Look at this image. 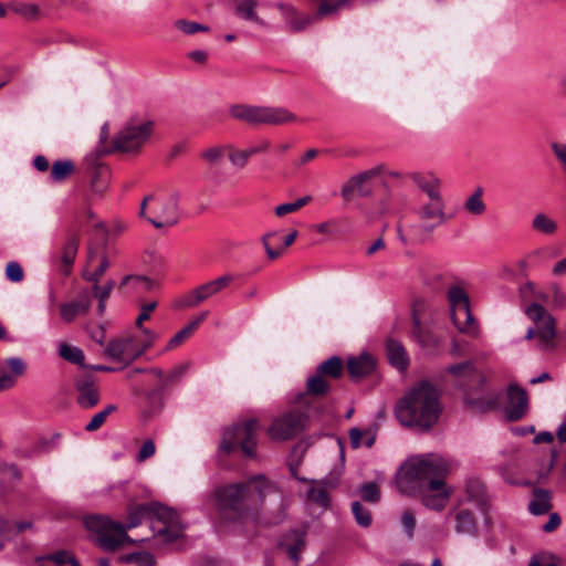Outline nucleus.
I'll return each instance as SVG.
<instances>
[{
  "mask_svg": "<svg viewBox=\"0 0 566 566\" xmlns=\"http://www.w3.org/2000/svg\"><path fill=\"white\" fill-rule=\"evenodd\" d=\"M451 469V462L440 454L415 455L397 473V488L402 494L418 495L424 507L441 512L452 494L444 482Z\"/></svg>",
  "mask_w": 566,
  "mask_h": 566,
  "instance_id": "1",
  "label": "nucleus"
},
{
  "mask_svg": "<svg viewBox=\"0 0 566 566\" xmlns=\"http://www.w3.org/2000/svg\"><path fill=\"white\" fill-rule=\"evenodd\" d=\"M276 492L275 485L263 475L253 476L249 483L218 488L213 494L217 511L223 518H242L258 510L268 494Z\"/></svg>",
  "mask_w": 566,
  "mask_h": 566,
  "instance_id": "2",
  "label": "nucleus"
},
{
  "mask_svg": "<svg viewBox=\"0 0 566 566\" xmlns=\"http://www.w3.org/2000/svg\"><path fill=\"white\" fill-rule=\"evenodd\" d=\"M442 412L440 394L429 381H420L396 405L395 416L403 427L429 431Z\"/></svg>",
  "mask_w": 566,
  "mask_h": 566,
  "instance_id": "3",
  "label": "nucleus"
},
{
  "mask_svg": "<svg viewBox=\"0 0 566 566\" xmlns=\"http://www.w3.org/2000/svg\"><path fill=\"white\" fill-rule=\"evenodd\" d=\"M150 520L153 535L164 543H170L181 537L184 526L178 520L176 511L163 504H140L129 510L127 523L124 524L125 532Z\"/></svg>",
  "mask_w": 566,
  "mask_h": 566,
  "instance_id": "4",
  "label": "nucleus"
},
{
  "mask_svg": "<svg viewBox=\"0 0 566 566\" xmlns=\"http://www.w3.org/2000/svg\"><path fill=\"white\" fill-rule=\"evenodd\" d=\"M521 297L524 302L533 301L525 307L526 316L535 323V327H530L525 339H536V345L541 350L551 352L556 347V324L555 318L536 301L546 300V295L537 292L532 282H526L520 287Z\"/></svg>",
  "mask_w": 566,
  "mask_h": 566,
  "instance_id": "5",
  "label": "nucleus"
},
{
  "mask_svg": "<svg viewBox=\"0 0 566 566\" xmlns=\"http://www.w3.org/2000/svg\"><path fill=\"white\" fill-rule=\"evenodd\" d=\"M84 524L95 545L105 552H115L126 543H133L124 524L113 522L107 516L91 515L85 517Z\"/></svg>",
  "mask_w": 566,
  "mask_h": 566,
  "instance_id": "6",
  "label": "nucleus"
},
{
  "mask_svg": "<svg viewBox=\"0 0 566 566\" xmlns=\"http://www.w3.org/2000/svg\"><path fill=\"white\" fill-rule=\"evenodd\" d=\"M229 112L234 119L250 125H283L296 119V116L285 107L235 104Z\"/></svg>",
  "mask_w": 566,
  "mask_h": 566,
  "instance_id": "7",
  "label": "nucleus"
},
{
  "mask_svg": "<svg viewBox=\"0 0 566 566\" xmlns=\"http://www.w3.org/2000/svg\"><path fill=\"white\" fill-rule=\"evenodd\" d=\"M415 213L419 223L409 226V230L416 241H424L438 227L450 219L446 212L444 200H423Z\"/></svg>",
  "mask_w": 566,
  "mask_h": 566,
  "instance_id": "8",
  "label": "nucleus"
},
{
  "mask_svg": "<svg viewBox=\"0 0 566 566\" xmlns=\"http://www.w3.org/2000/svg\"><path fill=\"white\" fill-rule=\"evenodd\" d=\"M154 126L155 124L150 119L129 118L115 134L113 138L114 148L122 153L139 151L150 139Z\"/></svg>",
  "mask_w": 566,
  "mask_h": 566,
  "instance_id": "9",
  "label": "nucleus"
},
{
  "mask_svg": "<svg viewBox=\"0 0 566 566\" xmlns=\"http://www.w3.org/2000/svg\"><path fill=\"white\" fill-rule=\"evenodd\" d=\"M259 429L260 423L256 419H249L242 423L233 424L224 430L220 450L224 453H230L237 447H240L245 455L254 457L256 448L255 434Z\"/></svg>",
  "mask_w": 566,
  "mask_h": 566,
  "instance_id": "10",
  "label": "nucleus"
},
{
  "mask_svg": "<svg viewBox=\"0 0 566 566\" xmlns=\"http://www.w3.org/2000/svg\"><path fill=\"white\" fill-rule=\"evenodd\" d=\"M448 301L451 310V318L455 328L463 334L476 336L479 327L470 310V301L467 291L460 285L449 287Z\"/></svg>",
  "mask_w": 566,
  "mask_h": 566,
  "instance_id": "11",
  "label": "nucleus"
},
{
  "mask_svg": "<svg viewBox=\"0 0 566 566\" xmlns=\"http://www.w3.org/2000/svg\"><path fill=\"white\" fill-rule=\"evenodd\" d=\"M179 193L177 191L165 196H156L150 207L148 221L157 229L171 227L179 219Z\"/></svg>",
  "mask_w": 566,
  "mask_h": 566,
  "instance_id": "12",
  "label": "nucleus"
},
{
  "mask_svg": "<svg viewBox=\"0 0 566 566\" xmlns=\"http://www.w3.org/2000/svg\"><path fill=\"white\" fill-rule=\"evenodd\" d=\"M306 417L297 410H290L275 417L268 428L272 440L286 441L301 433L305 428Z\"/></svg>",
  "mask_w": 566,
  "mask_h": 566,
  "instance_id": "13",
  "label": "nucleus"
},
{
  "mask_svg": "<svg viewBox=\"0 0 566 566\" xmlns=\"http://www.w3.org/2000/svg\"><path fill=\"white\" fill-rule=\"evenodd\" d=\"M384 171V165H378L350 177L342 187L340 195L343 199L349 201L354 196H370L373 193L371 180Z\"/></svg>",
  "mask_w": 566,
  "mask_h": 566,
  "instance_id": "14",
  "label": "nucleus"
},
{
  "mask_svg": "<svg viewBox=\"0 0 566 566\" xmlns=\"http://www.w3.org/2000/svg\"><path fill=\"white\" fill-rule=\"evenodd\" d=\"M93 295L88 289H81L75 298L60 305V316L63 322L72 323L87 315L92 306Z\"/></svg>",
  "mask_w": 566,
  "mask_h": 566,
  "instance_id": "15",
  "label": "nucleus"
},
{
  "mask_svg": "<svg viewBox=\"0 0 566 566\" xmlns=\"http://www.w3.org/2000/svg\"><path fill=\"white\" fill-rule=\"evenodd\" d=\"M234 280L232 274H224L214 280L206 282L196 289H193L189 298L186 301V305L189 307L197 306L203 301L212 297L226 289Z\"/></svg>",
  "mask_w": 566,
  "mask_h": 566,
  "instance_id": "16",
  "label": "nucleus"
},
{
  "mask_svg": "<svg viewBox=\"0 0 566 566\" xmlns=\"http://www.w3.org/2000/svg\"><path fill=\"white\" fill-rule=\"evenodd\" d=\"M528 409L527 392L515 384H510L507 388V406L505 416L511 421L522 419Z\"/></svg>",
  "mask_w": 566,
  "mask_h": 566,
  "instance_id": "17",
  "label": "nucleus"
},
{
  "mask_svg": "<svg viewBox=\"0 0 566 566\" xmlns=\"http://www.w3.org/2000/svg\"><path fill=\"white\" fill-rule=\"evenodd\" d=\"M27 365L20 357H9L0 361V392L12 388L24 375Z\"/></svg>",
  "mask_w": 566,
  "mask_h": 566,
  "instance_id": "18",
  "label": "nucleus"
},
{
  "mask_svg": "<svg viewBox=\"0 0 566 566\" xmlns=\"http://www.w3.org/2000/svg\"><path fill=\"white\" fill-rule=\"evenodd\" d=\"M454 522V532L458 535L475 537L479 534L478 521L471 510L467 507H454L449 513Z\"/></svg>",
  "mask_w": 566,
  "mask_h": 566,
  "instance_id": "19",
  "label": "nucleus"
},
{
  "mask_svg": "<svg viewBox=\"0 0 566 566\" xmlns=\"http://www.w3.org/2000/svg\"><path fill=\"white\" fill-rule=\"evenodd\" d=\"M77 390L76 401L82 408H92L99 401V391L92 376H85L75 380Z\"/></svg>",
  "mask_w": 566,
  "mask_h": 566,
  "instance_id": "20",
  "label": "nucleus"
},
{
  "mask_svg": "<svg viewBox=\"0 0 566 566\" xmlns=\"http://www.w3.org/2000/svg\"><path fill=\"white\" fill-rule=\"evenodd\" d=\"M464 500L459 501L461 503H471L481 512H486L488 509V496L483 483L476 478H469L464 482Z\"/></svg>",
  "mask_w": 566,
  "mask_h": 566,
  "instance_id": "21",
  "label": "nucleus"
},
{
  "mask_svg": "<svg viewBox=\"0 0 566 566\" xmlns=\"http://www.w3.org/2000/svg\"><path fill=\"white\" fill-rule=\"evenodd\" d=\"M305 531L293 530L283 535L279 543V548L286 553L289 558L297 564L300 554L305 546Z\"/></svg>",
  "mask_w": 566,
  "mask_h": 566,
  "instance_id": "22",
  "label": "nucleus"
},
{
  "mask_svg": "<svg viewBox=\"0 0 566 566\" xmlns=\"http://www.w3.org/2000/svg\"><path fill=\"white\" fill-rule=\"evenodd\" d=\"M412 181L426 195V200H444L441 195V180L432 174L413 172Z\"/></svg>",
  "mask_w": 566,
  "mask_h": 566,
  "instance_id": "23",
  "label": "nucleus"
},
{
  "mask_svg": "<svg viewBox=\"0 0 566 566\" xmlns=\"http://www.w3.org/2000/svg\"><path fill=\"white\" fill-rule=\"evenodd\" d=\"M96 260L97 251L90 248L87 254V265L82 272V277L90 283H99L102 276L105 274L106 270L109 266L108 258L106 253L103 251L98 260V264L94 268V270L91 271L90 268L93 266Z\"/></svg>",
  "mask_w": 566,
  "mask_h": 566,
  "instance_id": "24",
  "label": "nucleus"
},
{
  "mask_svg": "<svg viewBox=\"0 0 566 566\" xmlns=\"http://www.w3.org/2000/svg\"><path fill=\"white\" fill-rule=\"evenodd\" d=\"M133 344L132 337L119 338L111 340L105 347L104 352L107 357L114 360L122 361L126 358L135 359L143 354V350L132 352L129 349Z\"/></svg>",
  "mask_w": 566,
  "mask_h": 566,
  "instance_id": "25",
  "label": "nucleus"
},
{
  "mask_svg": "<svg viewBox=\"0 0 566 566\" xmlns=\"http://www.w3.org/2000/svg\"><path fill=\"white\" fill-rule=\"evenodd\" d=\"M447 371L454 376L463 387L469 386L467 380L470 384H478L480 386L483 384V377L475 370L471 361L450 365L447 367Z\"/></svg>",
  "mask_w": 566,
  "mask_h": 566,
  "instance_id": "26",
  "label": "nucleus"
},
{
  "mask_svg": "<svg viewBox=\"0 0 566 566\" xmlns=\"http://www.w3.org/2000/svg\"><path fill=\"white\" fill-rule=\"evenodd\" d=\"M375 367V358L367 353H361L358 356L350 357L347 361L348 374L354 379H359L370 375Z\"/></svg>",
  "mask_w": 566,
  "mask_h": 566,
  "instance_id": "27",
  "label": "nucleus"
},
{
  "mask_svg": "<svg viewBox=\"0 0 566 566\" xmlns=\"http://www.w3.org/2000/svg\"><path fill=\"white\" fill-rule=\"evenodd\" d=\"M386 352L389 363L400 371L409 366V356L402 343L395 338H388L386 342Z\"/></svg>",
  "mask_w": 566,
  "mask_h": 566,
  "instance_id": "28",
  "label": "nucleus"
},
{
  "mask_svg": "<svg viewBox=\"0 0 566 566\" xmlns=\"http://www.w3.org/2000/svg\"><path fill=\"white\" fill-rule=\"evenodd\" d=\"M258 0H234V13L238 18L255 23L261 28H269L265 20L259 17Z\"/></svg>",
  "mask_w": 566,
  "mask_h": 566,
  "instance_id": "29",
  "label": "nucleus"
},
{
  "mask_svg": "<svg viewBox=\"0 0 566 566\" xmlns=\"http://www.w3.org/2000/svg\"><path fill=\"white\" fill-rule=\"evenodd\" d=\"M279 235H280L279 231H272V232L265 233L262 237V242H263V245L265 248L266 255L271 260H275V259L280 258L283 254L285 248L290 247L295 241V239L297 237V231L293 230L291 233H289L284 238L282 245L273 247L272 245V240L275 239Z\"/></svg>",
  "mask_w": 566,
  "mask_h": 566,
  "instance_id": "30",
  "label": "nucleus"
},
{
  "mask_svg": "<svg viewBox=\"0 0 566 566\" xmlns=\"http://www.w3.org/2000/svg\"><path fill=\"white\" fill-rule=\"evenodd\" d=\"M552 493L548 490L535 489L528 510L533 515H542L549 512L552 507Z\"/></svg>",
  "mask_w": 566,
  "mask_h": 566,
  "instance_id": "31",
  "label": "nucleus"
},
{
  "mask_svg": "<svg viewBox=\"0 0 566 566\" xmlns=\"http://www.w3.org/2000/svg\"><path fill=\"white\" fill-rule=\"evenodd\" d=\"M279 8L283 11L286 24L292 32H298L310 25L314 18L310 15L298 14L293 7H285L280 4Z\"/></svg>",
  "mask_w": 566,
  "mask_h": 566,
  "instance_id": "32",
  "label": "nucleus"
},
{
  "mask_svg": "<svg viewBox=\"0 0 566 566\" xmlns=\"http://www.w3.org/2000/svg\"><path fill=\"white\" fill-rule=\"evenodd\" d=\"M38 566H81L78 560L67 551H59L52 555L38 556Z\"/></svg>",
  "mask_w": 566,
  "mask_h": 566,
  "instance_id": "33",
  "label": "nucleus"
},
{
  "mask_svg": "<svg viewBox=\"0 0 566 566\" xmlns=\"http://www.w3.org/2000/svg\"><path fill=\"white\" fill-rule=\"evenodd\" d=\"M74 164L70 159L54 161L49 174V181L63 182L74 171Z\"/></svg>",
  "mask_w": 566,
  "mask_h": 566,
  "instance_id": "34",
  "label": "nucleus"
},
{
  "mask_svg": "<svg viewBox=\"0 0 566 566\" xmlns=\"http://www.w3.org/2000/svg\"><path fill=\"white\" fill-rule=\"evenodd\" d=\"M463 209L471 216H482L486 211V205L483 201V189L478 187L463 202Z\"/></svg>",
  "mask_w": 566,
  "mask_h": 566,
  "instance_id": "35",
  "label": "nucleus"
},
{
  "mask_svg": "<svg viewBox=\"0 0 566 566\" xmlns=\"http://www.w3.org/2000/svg\"><path fill=\"white\" fill-rule=\"evenodd\" d=\"M344 370V365L342 358L338 356H333L324 361H322L318 366L316 371L323 375L325 378H338L342 376Z\"/></svg>",
  "mask_w": 566,
  "mask_h": 566,
  "instance_id": "36",
  "label": "nucleus"
},
{
  "mask_svg": "<svg viewBox=\"0 0 566 566\" xmlns=\"http://www.w3.org/2000/svg\"><path fill=\"white\" fill-rule=\"evenodd\" d=\"M78 242L75 238L70 239L63 249L61 273L67 276L77 254Z\"/></svg>",
  "mask_w": 566,
  "mask_h": 566,
  "instance_id": "37",
  "label": "nucleus"
},
{
  "mask_svg": "<svg viewBox=\"0 0 566 566\" xmlns=\"http://www.w3.org/2000/svg\"><path fill=\"white\" fill-rule=\"evenodd\" d=\"M532 228L538 233L553 235L557 231V222L545 213H536L532 220Z\"/></svg>",
  "mask_w": 566,
  "mask_h": 566,
  "instance_id": "38",
  "label": "nucleus"
},
{
  "mask_svg": "<svg viewBox=\"0 0 566 566\" xmlns=\"http://www.w3.org/2000/svg\"><path fill=\"white\" fill-rule=\"evenodd\" d=\"M115 286V282L113 280L107 281L104 285H99V283H92L91 293L93 297L98 300V313L102 315L106 307V301L109 297L113 289Z\"/></svg>",
  "mask_w": 566,
  "mask_h": 566,
  "instance_id": "39",
  "label": "nucleus"
},
{
  "mask_svg": "<svg viewBox=\"0 0 566 566\" xmlns=\"http://www.w3.org/2000/svg\"><path fill=\"white\" fill-rule=\"evenodd\" d=\"M329 390V384L327 379L319 373H315L308 377L306 381V392L313 396H323Z\"/></svg>",
  "mask_w": 566,
  "mask_h": 566,
  "instance_id": "40",
  "label": "nucleus"
},
{
  "mask_svg": "<svg viewBox=\"0 0 566 566\" xmlns=\"http://www.w3.org/2000/svg\"><path fill=\"white\" fill-rule=\"evenodd\" d=\"M307 497L319 506L327 507L329 504L328 492L325 484L314 483L307 491Z\"/></svg>",
  "mask_w": 566,
  "mask_h": 566,
  "instance_id": "41",
  "label": "nucleus"
},
{
  "mask_svg": "<svg viewBox=\"0 0 566 566\" xmlns=\"http://www.w3.org/2000/svg\"><path fill=\"white\" fill-rule=\"evenodd\" d=\"M122 285H129L136 292H146L154 287V282L144 275H126Z\"/></svg>",
  "mask_w": 566,
  "mask_h": 566,
  "instance_id": "42",
  "label": "nucleus"
},
{
  "mask_svg": "<svg viewBox=\"0 0 566 566\" xmlns=\"http://www.w3.org/2000/svg\"><path fill=\"white\" fill-rule=\"evenodd\" d=\"M59 354L63 359L72 363V364H76L80 366L84 365V353L82 352V349H80L76 346H70L67 344H60Z\"/></svg>",
  "mask_w": 566,
  "mask_h": 566,
  "instance_id": "43",
  "label": "nucleus"
},
{
  "mask_svg": "<svg viewBox=\"0 0 566 566\" xmlns=\"http://www.w3.org/2000/svg\"><path fill=\"white\" fill-rule=\"evenodd\" d=\"M117 409L115 405H108L99 412L95 413L91 421L85 426V430L88 432L96 431L99 429L104 422L106 421L107 417Z\"/></svg>",
  "mask_w": 566,
  "mask_h": 566,
  "instance_id": "44",
  "label": "nucleus"
},
{
  "mask_svg": "<svg viewBox=\"0 0 566 566\" xmlns=\"http://www.w3.org/2000/svg\"><path fill=\"white\" fill-rule=\"evenodd\" d=\"M311 200H312L311 196H304L302 198H298L294 202H287V203L280 205L275 208V214L277 217H283L287 213L295 212L298 209H301L302 207H304L305 205H307Z\"/></svg>",
  "mask_w": 566,
  "mask_h": 566,
  "instance_id": "45",
  "label": "nucleus"
},
{
  "mask_svg": "<svg viewBox=\"0 0 566 566\" xmlns=\"http://www.w3.org/2000/svg\"><path fill=\"white\" fill-rule=\"evenodd\" d=\"M360 497L369 503H377L380 500V491L375 482L364 483L359 486Z\"/></svg>",
  "mask_w": 566,
  "mask_h": 566,
  "instance_id": "46",
  "label": "nucleus"
},
{
  "mask_svg": "<svg viewBox=\"0 0 566 566\" xmlns=\"http://www.w3.org/2000/svg\"><path fill=\"white\" fill-rule=\"evenodd\" d=\"M229 148H230V146H226V145L213 146V147H210V148L206 149L205 151H202L201 157L207 163H209L211 165H217L223 159L226 150Z\"/></svg>",
  "mask_w": 566,
  "mask_h": 566,
  "instance_id": "47",
  "label": "nucleus"
},
{
  "mask_svg": "<svg viewBox=\"0 0 566 566\" xmlns=\"http://www.w3.org/2000/svg\"><path fill=\"white\" fill-rule=\"evenodd\" d=\"M352 512L357 522L363 527H368L371 524V514L359 502L355 501L352 504Z\"/></svg>",
  "mask_w": 566,
  "mask_h": 566,
  "instance_id": "48",
  "label": "nucleus"
},
{
  "mask_svg": "<svg viewBox=\"0 0 566 566\" xmlns=\"http://www.w3.org/2000/svg\"><path fill=\"white\" fill-rule=\"evenodd\" d=\"M126 562L134 564L135 566H154L155 557L153 554L147 552L130 553L125 557Z\"/></svg>",
  "mask_w": 566,
  "mask_h": 566,
  "instance_id": "49",
  "label": "nucleus"
},
{
  "mask_svg": "<svg viewBox=\"0 0 566 566\" xmlns=\"http://www.w3.org/2000/svg\"><path fill=\"white\" fill-rule=\"evenodd\" d=\"M193 325H186L182 329H180L170 340L167 343L165 350H171L179 345H181L186 339H188L193 333Z\"/></svg>",
  "mask_w": 566,
  "mask_h": 566,
  "instance_id": "50",
  "label": "nucleus"
},
{
  "mask_svg": "<svg viewBox=\"0 0 566 566\" xmlns=\"http://www.w3.org/2000/svg\"><path fill=\"white\" fill-rule=\"evenodd\" d=\"M465 403L473 409L484 412L494 408L496 405V400L494 398L483 399V398H471L469 395L465 397Z\"/></svg>",
  "mask_w": 566,
  "mask_h": 566,
  "instance_id": "51",
  "label": "nucleus"
},
{
  "mask_svg": "<svg viewBox=\"0 0 566 566\" xmlns=\"http://www.w3.org/2000/svg\"><path fill=\"white\" fill-rule=\"evenodd\" d=\"M11 9L13 12L27 20H32L35 18V6L32 3L14 1L11 3Z\"/></svg>",
  "mask_w": 566,
  "mask_h": 566,
  "instance_id": "52",
  "label": "nucleus"
},
{
  "mask_svg": "<svg viewBox=\"0 0 566 566\" xmlns=\"http://www.w3.org/2000/svg\"><path fill=\"white\" fill-rule=\"evenodd\" d=\"M176 28L184 32L185 34H195L200 31H208L209 28L207 25L193 22V21H187V20H177L175 23Z\"/></svg>",
  "mask_w": 566,
  "mask_h": 566,
  "instance_id": "53",
  "label": "nucleus"
},
{
  "mask_svg": "<svg viewBox=\"0 0 566 566\" xmlns=\"http://www.w3.org/2000/svg\"><path fill=\"white\" fill-rule=\"evenodd\" d=\"M348 0L328 1L324 0L321 2L317 9V17H324L336 12L342 6L346 4Z\"/></svg>",
  "mask_w": 566,
  "mask_h": 566,
  "instance_id": "54",
  "label": "nucleus"
},
{
  "mask_svg": "<svg viewBox=\"0 0 566 566\" xmlns=\"http://www.w3.org/2000/svg\"><path fill=\"white\" fill-rule=\"evenodd\" d=\"M6 276L9 281L18 283L23 279V270L18 262L11 261L6 266Z\"/></svg>",
  "mask_w": 566,
  "mask_h": 566,
  "instance_id": "55",
  "label": "nucleus"
},
{
  "mask_svg": "<svg viewBox=\"0 0 566 566\" xmlns=\"http://www.w3.org/2000/svg\"><path fill=\"white\" fill-rule=\"evenodd\" d=\"M61 283L56 280H50L46 285V294L49 301V310L53 312L57 302V291L60 290Z\"/></svg>",
  "mask_w": 566,
  "mask_h": 566,
  "instance_id": "56",
  "label": "nucleus"
},
{
  "mask_svg": "<svg viewBox=\"0 0 566 566\" xmlns=\"http://www.w3.org/2000/svg\"><path fill=\"white\" fill-rule=\"evenodd\" d=\"M156 447L151 439L146 440L140 447L136 460L138 462H144L145 460L151 458L155 454Z\"/></svg>",
  "mask_w": 566,
  "mask_h": 566,
  "instance_id": "57",
  "label": "nucleus"
},
{
  "mask_svg": "<svg viewBox=\"0 0 566 566\" xmlns=\"http://www.w3.org/2000/svg\"><path fill=\"white\" fill-rule=\"evenodd\" d=\"M107 169H99L92 179V188L95 192H102L106 189Z\"/></svg>",
  "mask_w": 566,
  "mask_h": 566,
  "instance_id": "58",
  "label": "nucleus"
},
{
  "mask_svg": "<svg viewBox=\"0 0 566 566\" xmlns=\"http://www.w3.org/2000/svg\"><path fill=\"white\" fill-rule=\"evenodd\" d=\"M401 525L408 535V537H411L413 535L415 526H416V518L413 514L410 511H405L401 515Z\"/></svg>",
  "mask_w": 566,
  "mask_h": 566,
  "instance_id": "59",
  "label": "nucleus"
},
{
  "mask_svg": "<svg viewBox=\"0 0 566 566\" xmlns=\"http://www.w3.org/2000/svg\"><path fill=\"white\" fill-rule=\"evenodd\" d=\"M156 306H157L156 302H150V303L144 304L142 306L140 313L136 318V326L138 328H142L143 323L150 318L151 312L156 308Z\"/></svg>",
  "mask_w": 566,
  "mask_h": 566,
  "instance_id": "60",
  "label": "nucleus"
},
{
  "mask_svg": "<svg viewBox=\"0 0 566 566\" xmlns=\"http://www.w3.org/2000/svg\"><path fill=\"white\" fill-rule=\"evenodd\" d=\"M552 305L554 308L566 307V293L562 291L558 286L552 287Z\"/></svg>",
  "mask_w": 566,
  "mask_h": 566,
  "instance_id": "61",
  "label": "nucleus"
},
{
  "mask_svg": "<svg viewBox=\"0 0 566 566\" xmlns=\"http://www.w3.org/2000/svg\"><path fill=\"white\" fill-rule=\"evenodd\" d=\"M250 157H251V155L249 154L248 149H244V150H239V151L232 153L229 156V159L233 166L243 168L247 165Z\"/></svg>",
  "mask_w": 566,
  "mask_h": 566,
  "instance_id": "62",
  "label": "nucleus"
},
{
  "mask_svg": "<svg viewBox=\"0 0 566 566\" xmlns=\"http://www.w3.org/2000/svg\"><path fill=\"white\" fill-rule=\"evenodd\" d=\"M413 325H415V328H413L415 338L420 343V345L422 347L428 346L429 339H427V337L423 335L420 319L416 315H413Z\"/></svg>",
  "mask_w": 566,
  "mask_h": 566,
  "instance_id": "63",
  "label": "nucleus"
},
{
  "mask_svg": "<svg viewBox=\"0 0 566 566\" xmlns=\"http://www.w3.org/2000/svg\"><path fill=\"white\" fill-rule=\"evenodd\" d=\"M271 144L269 140L266 139H261L259 140L258 143H255L254 145H251L248 149L249 154L251 156H254V155H258V154H263V153H266L270 148Z\"/></svg>",
  "mask_w": 566,
  "mask_h": 566,
  "instance_id": "64",
  "label": "nucleus"
}]
</instances>
